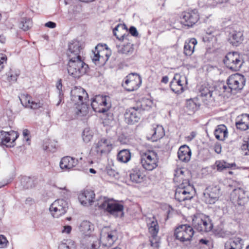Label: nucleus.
I'll return each mask as SVG.
<instances>
[{
	"label": "nucleus",
	"instance_id": "obj_1",
	"mask_svg": "<svg viewBox=\"0 0 249 249\" xmlns=\"http://www.w3.org/2000/svg\"><path fill=\"white\" fill-rule=\"evenodd\" d=\"M246 79L244 76L239 73L231 75L227 80L228 87L225 85L222 86L221 89L224 96H229L230 93L237 92L241 90L245 85Z\"/></svg>",
	"mask_w": 249,
	"mask_h": 249
},
{
	"label": "nucleus",
	"instance_id": "obj_2",
	"mask_svg": "<svg viewBox=\"0 0 249 249\" xmlns=\"http://www.w3.org/2000/svg\"><path fill=\"white\" fill-rule=\"evenodd\" d=\"M104 201L99 207L105 212L115 217H122L124 215V205L118 201L105 197Z\"/></svg>",
	"mask_w": 249,
	"mask_h": 249
},
{
	"label": "nucleus",
	"instance_id": "obj_3",
	"mask_svg": "<svg viewBox=\"0 0 249 249\" xmlns=\"http://www.w3.org/2000/svg\"><path fill=\"white\" fill-rule=\"evenodd\" d=\"M192 226L197 231L208 232L213 229V225L210 216L202 213H196L192 217Z\"/></svg>",
	"mask_w": 249,
	"mask_h": 249
},
{
	"label": "nucleus",
	"instance_id": "obj_4",
	"mask_svg": "<svg viewBox=\"0 0 249 249\" xmlns=\"http://www.w3.org/2000/svg\"><path fill=\"white\" fill-rule=\"evenodd\" d=\"M88 69V65L82 58L69 60L67 65L68 72L70 75L75 79L85 74Z\"/></svg>",
	"mask_w": 249,
	"mask_h": 249
},
{
	"label": "nucleus",
	"instance_id": "obj_5",
	"mask_svg": "<svg viewBox=\"0 0 249 249\" xmlns=\"http://www.w3.org/2000/svg\"><path fill=\"white\" fill-rule=\"evenodd\" d=\"M226 67L232 71H239L241 68L244 61L242 56L237 52L228 53L224 60Z\"/></svg>",
	"mask_w": 249,
	"mask_h": 249
},
{
	"label": "nucleus",
	"instance_id": "obj_6",
	"mask_svg": "<svg viewBox=\"0 0 249 249\" xmlns=\"http://www.w3.org/2000/svg\"><path fill=\"white\" fill-rule=\"evenodd\" d=\"M141 162L145 170L152 171L158 166L157 154L153 151L144 153L141 155Z\"/></svg>",
	"mask_w": 249,
	"mask_h": 249
},
{
	"label": "nucleus",
	"instance_id": "obj_7",
	"mask_svg": "<svg viewBox=\"0 0 249 249\" xmlns=\"http://www.w3.org/2000/svg\"><path fill=\"white\" fill-rule=\"evenodd\" d=\"M107 96L96 95L92 98L91 106L93 110L98 113H105L107 112L111 107V104L107 102Z\"/></svg>",
	"mask_w": 249,
	"mask_h": 249
},
{
	"label": "nucleus",
	"instance_id": "obj_8",
	"mask_svg": "<svg viewBox=\"0 0 249 249\" xmlns=\"http://www.w3.org/2000/svg\"><path fill=\"white\" fill-rule=\"evenodd\" d=\"M105 49H107V45L98 44L95 48V51H93V56L92 61L95 65L99 66L104 65L108 60L110 55L106 53Z\"/></svg>",
	"mask_w": 249,
	"mask_h": 249
},
{
	"label": "nucleus",
	"instance_id": "obj_9",
	"mask_svg": "<svg viewBox=\"0 0 249 249\" xmlns=\"http://www.w3.org/2000/svg\"><path fill=\"white\" fill-rule=\"evenodd\" d=\"M117 239L116 230H110L109 228H103L100 233V240L103 246L110 247Z\"/></svg>",
	"mask_w": 249,
	"mask_h": 249
},
{
	"label": "nucleus",
	"instance_id": "obj_10",
	"mask_svg": "<svg viewBox=\"0 0 249 249\" xmlns=\"http://www.w3.org/2000/svg\"><path fill=\"white\" fill-rule=\"evenodd\" d=\"M200 97L206 104L214 102L217 95V91L208 85H202L200 89Z\"/></svg>",
	"mask_w": 249,
	"mask_h": 249
},
{
	"label": "nucleus",
	"instance_id": "obj_11",
	"mask_svg": "<svg viewBox=\"0 0 249 249\" xmlns=\"http://www.w3.org/2000/svg\"><path fill=\"white\" fill-rule=\"evenodd\" d=\"M142 109L139 107L127 108L124 114V121L128 124H134L138 123L142 116Z\"/></svg>",
	"mask_w": 249,
	"mask_h": 249
},
{
	"label": "nucleus",
	"instance_id": "obj_12",
	"mask_svg": "<svg viewBox=\"0 0 249 249\" xmlns=\"http://www.w3.org/2000/svg\"><path fill=\"white\" fill-rule=\"evenodd\" d=\"M68 208V203L64 199H57L50 207V211L54 217L64 214Z\"/></svg>",
	"mask_w": 249,
	"mask_h": 249
},
{
	"label": "nucleus",
	"instance_id": "obj_13",
	"mask_svg": "<svg viewBox=\"0 0 249 249\" xmlns=\"http://www.w3.org/2000/svg\"><path fill=\"white\" fill-rule=\"evenodd\" d=\"M141 83V77L136 73L129 74L125 78V88L127 91H132L137 89L140 87Z\"/></svg>",
	"mask_w": 249,
	"mask_h": 249
},
{
	"label": "nucleus",
	"instance_id": "obj_14",
	"mask_svg": "<svg viewBox=\"0 0 249 249\" xmlns=\"http://www.w3.org/2000/svg\"><path fill=\"white\" fill-rule=\"evenodd\" d=\"M112 146L110 141L105 138L101 139L93 147V150L98 156L101 157L107 155L112 150Z\"/></svg>",
	"mask_w": 249,
	"mask_h": 249
},
{
	"label": "nucleus",
	"instance_id": "obj_15",
	"mask_svg": "<svg viewBox=\"0 0 249 249\" xmlns=\"http://www.w3.org/2000/svg\"><path fill=\"white\" fill-rule=\"evenodd\" d=\"M18 133L15 131L5 132L0 131V145H5L7 147H13L15 142L18 138Z\"/></svg>",
	"mask_w": 249,
	"mask_h": 249
},
{
	"label": "nucleus",
	"instance_id": "obj_16",
	"mask_svg": "<svg viewBox=\"0 0 249 249\" xmlns=\"http://www.w3.org/2000/svg\"><path fill=\"white\" fill-rule=\"evenodd\" d=\"M203 194L205 202L213 204L218 200L220 196V189L216 186H209L207 188Z\"/></svg>",
	"mask_w": 249,
	"mask_h": 249
},
{
	"label": "nucleus",
	"instance_id": "obj_17",
	"mask_svg": "<svg viewBox=\"0 0 249 249\" xmlns=\"http://www.w3.org/2000/svg\"><path fill=\"white\" fill-rule=\"evenodd\" d=\"M22 106L25 107L32 109H37L42 107L43 102L42 101L32 100V97L28 94H22L19 97Z\"/></svg>",
	"mask_w": 249,
	"mask_h": 249
},
{
	"label": "nucleus",
	"instance_id": "obj_18",
	"mask_svg": "<svg viewBox=\"0 0 249 249\" xmlns=\"http://www.w3.org/2000/svg\"><path fill=\"white\" fill-rule=\"evenodd\" d=\"M231 199L234 203L243 206L247 202L248 196L246 191L242 188L234 189L231 194Z\"/></svg>",
	"mask_w": 249,
	"mask_h": 249
},
{
	"label": "nucleus",
	"instance_id": "obj_19",
	"mask_svg": "<svg viewBox=\"0 0 249 249\" xmlns=\"http://www.w3.org/2000/svg\"><path fill=\"white\" fill-rule=\"evenodd\" d=\"M82 47L80 43L77 40H72L68 45L67 56L69 60L82 58L80 55Z\"/></svg>",
	"mask_w": 249,
	"mask_h": 249
},
{
	"label": "nucleus",
	"instance_id": "obj_20",
	"mask_svg": "<svg viewBox=\"0 0 249 249\" xmlns=\"http://www.w3.org/2000/svg\"><path fill=\"white\" fill-rule=\"evenodd\" d=\"M95 194L91 190H86L79 194L78 199L84 206H88L92 204L95 199Z\"/></svg>",
	"mask_w": 249,
	"mask_h": 249
},
{
	"label": "nucleus",
	"instance_id": "obj_21",
	"mask_svg": "<svg viewBox=\"0 0 249 249\" xmlns=\"http://www.w3.org/2000/svg\"><path fill=\"white\" fill-rule=\"evenodd\" d=\"M88 94L86 92V95H79L77 97V102H73L75 105H77L79 107L80 105L82 106V107L77 108V113L78 114H81V115L84 116L86 114L88 110V107L87 105V101L88 100Z\"/></svg>",
	"mask_w": 249,
	"mask_h": 249
},
{
	"label": "nucleus",
	"instance_id": "obj_22",
	"mask_svg": "<svg viewBox=\"0 0 249 249\" xmlns=\"http://www.w3.org/2000/svg\"><path fill=\"white\" fill-rule=\"evenodd\" d=\"M78 163L77 159L70 156H66L62 158L59 166L61 169L69 171L75 167Z\"/></svg>",
	"mask_w": 249,
	"mask_h": 249
},
{
	"label": "nucleus",
	"instance_id": "obj_23",
	"mask_svg": "<svg viewBox=\"0 0 249 249\" xmlns=\"http://www.w3.org/2000/svg\"><path fill=\"white\" fill-rule=\"evenodd\" d=\"M235 125L237 129L245 131L249 128V115L245 114L238 116Z\"/></svg>",
	"mask_w": 249,
	"mask_h": 249
},
{
	"label": "nucleus",
	"instance_id": "obj_24",
	"mask_svg": "<svg viewBox=\"0 0 249 249\" xmlns=\"http://www.w3.org/2000/svg\"><path fill=\"white\" fill-rule=\"evenodd\" d=\"M130 180L135 183H139L143 181V175L141 167L135 166L130 171Z\"/></svg>",
	"mask_w": 249,
	"mask_h": 249
},
{
	"label": "nucleus",
	"instance_id": "obj_25",
	"mask_svg": "<svg viewBox=\"0 0 249 249\" xmlns=\"http://www.w3.org/2000/svg\"><path fill=\"white\" fill-rule=\"evenodd\" d=\"M149 135L150 136V139L153 141H156L162 138L164 136V129L161 125H153L149 133Z\"/></svg>",
	"mask_w": 249,
	"mask_h": 249
},
{
	"label": "nucleus",
	"instance_id": "obj_26",
	"mask_svg": "<svg viewBox=\"0 0 249 249\" xmlns=\"http://www.w3.org/2000/svg\"><path fill=\"white\" fill-rule=\"evenodd\" d=\"M187 234V224H181L177 227L174 231V236L176 239L180 242H184L187 240L185 236Z\"/></svg>",
	"mask_w": 249,
	"mask_h": 249
},
{
	"label": "nucleus",
	"instance_id": "obj_27",
	"mask_svg": "<svg viewBox=\"0 0 249 249\" xmlns=\"http://www.w3.org/2000/svg\"><path fill=\"white\" fill-rule=\"evenodd\" d=\"M243 240L240 237L230 239L225 244V249H242Z\"/></svg>",
	"mask_w": 249,
	"mask_h": 249
},
{
	"label": "nucleus",
	"instance_id": "obj_28",
	"mask_svg": "<svg viewBox=\"0 0 249 249\" xmlns=\"http://www.w3.org/2000/svg\"><path fill=\"white\" fill-rule=\"evenodd\" d=\"M230 43L233 46H237L243 40V34L242 32L233 31L229 38Z\"/></svg>",
	"mask_w": 249,
	"mask_h": 249
},
{
	"label": "nucleus",
	"instance_id": "obj_29",
	"mask_svg": "<svg viewBox=\"0 0 249 249\" xmlns=\"http://www.w3.org/2000/svg\"><path fill=\"white\" fill-rule=\"evenodd\" d=\"M214 135L217 140L223 141L228 137V131L224 124L219 125L214 131Z\"/></svg>",
	"mask_w": 249,
	"mask_h": 249
},
{
	"label": "nucleus",
	"instance_id": "obj_30",
	"mask_svg": "<svg viewBox=\"0 0 249 249\" xmlns=\"http://www.w3.org/2000/svg\"><path fill=\"white\" fill-rule=\"evenodd\" d=\"M200 105L198 97L188 100V114H194L198 109Z\"/></svg>",
	"mask_w": 249,
	"mask_h": 249
},
{
	"label": "nucleus",
	"instance_id": "obj_31",
	"mask_svg": "<svg viewBox=\"0 0 249 249\" xmlns=\"http://www.w3.org/2000/svg\"><path fill=\"white\" fill-rule=\"evenodd\" d=\"M149 221L150 222L149 224V231L153 238L156 237L159 231V226L157 220L155 217H153L152 218H150Z\"/></svg>",
	"mask_w": 249,
	"mask_h": 249
},
{
	"label": "nucleus",
	"instance_id": "obj_32",
	"mask_svg": "<svg viewBox=\"0 0 249 249\" xmlns=\"http://www.w3.org/2000/svg\"><path fill=\"white\" fill-rule=\"evenodd\" d=\"M199 18L198 12L194 9L188 12V27H192L198 20Z\"/></svg>",
	"mask_w": 249,
	"mask_h": 249
},
{
	"label": "nucleus",
	"instance_id": "obj_33",
	"mask_svg": "<svg viewBox=\"0 0 249 249\" xmlns=\"http://www.w3.org/2000/svg\"><path fill=\"white\" fill-rule=\"evenodd\" d=\"M79 230L86 235H89L94 230V225L89 221L84 220L79 226Z\"/></svg>",
	"mask_w": 249,
	"mask_h": 249
},
{
	"label": "nucleus",
	"instance_id": "obj_34",
	"mask_svg": "<svg viewBox=\"0 0 249 249\" xmlns=\"http://www.w3.org/2000/svg\"><path fill=\"white\" fill-rule=\"evenodd\" d=\"M117 160L122 163H127L131 159V153L128 149L121 150L117 155Z\"/></svg>",
	"mask_w": 249,
	"mask_h": 249
},
{
	"label": "nucleus",
	"instance_id": "obj_35",
	"mask_svg": "<svg viewBox=\"0 0 249 249\" xmlns=\"http://www.w3.org/2000/svg\"><path fill=\"white\" fill-rule=\"evenodd\" d=\"M134 52L133 44L130 43H127L126 44L118 47V52L119 53L124 54L125 55H130Z\"/></svg>",
	"mask_w": 249,
	"mask_h": 249
},
{
	"label": "nucleus",
	"instance_id": "obj_36",
	"mask_svg": "<svg viewBox=\"0 0 249 249\" xmlns=\"http://www.w3.org/2000/svg\"><path fill=\"white\" fill-rule=\"evenodd\" d=\"M185 186L181 185V187L177 189L175 192V198L179 202L187 200V196H184L187 194V191L185 189Z\"/></svg>",
	"mask_w": 249,
	"mask_h": 249
},
{
	"label": "nucleus",
	"instance_id": "obj_37",
	"mask_svg": "<svg viewBox=\"0 0 249 249\" xmlns=\"http://www.w3.org/2000/svg\"><path fill=\"white\" fill-rule=\"evenodd\" d=\"M215 165L216 166L217 170L219 172L235 166V164L234 163H229L223 160L216 161Z\"/></svg>",
	"mask_w": 249,
	"mask_h": 249
},
{
	"label": "nucleus",
	"instance_id": "obj_38",
	"mask_svg": "<svg viewBox=\"0 0 249 249\" xmlns=\"http://www.w3.org/2000/svg\"><path fill=\"white\" fill-rule=\"evenodd\" d=\"M86 95V91L81 87H74L71 90V100L73 102H77V97L79 95Z\"/></svg>",
	"mask_w": 249,
	"mask_h": 249
},
{
	"label": "nucleus",
	"instance_id": "obj_39",
	"mask_svg": "<svg viewBox=\"0 0 249 249\" xmlns=\"http://www.w3.org/2000/svg\"><path fill=\"white\" fill-rule=\"evenodd\" d=\"M58 249H76V246L71 239H64L59 244Z\"/></svg>",
	"mask_w": 249,
	"mask_h": 249
},
{
	"label": "nucleus",
	"instance_id": "obj_40",
	"mask_svg": "<svg viewBox=\"0 0 249 249\" xmlns=\"http://www.w3.org/2000/svg\"><path fill=\"white\" fill-rule=\"evenodd\" d=\"M21 185L24 189H28L33 187V181L29 177H23L20 180Z\"/></svg>",
	"mask_w": 249,
	"mask_h": 249
},
{
	"label": "nucleus",
	"instance_id": "obj_41",
	"mask_svg": "<svg viewBox=\"0 0 249 249\" xmlns=\"http://www.w3.org/2000/svg\"><path fill=\"white\" fill-rule=\"evenodd\" d=\"M32 26V21L29 18H22L20 23L19 27L23 31L28 30Z\"/></svg>",
	"mask_w": 249,
	"mask_h": 249
},
{
	"label": "nucleus",
	"instance_id": "obj_42",
	"mask_svg": "<svg viewBox=\"0 0 249 249\" xmlns=\"http://www.w3.org/2000/svg\"><path fill=\"white\" fill-rule=\"evenodd\" d=\"M187 147V144L181 145L178 149V159L182 161L186 162L187 160V151L183 150Z\"/></svg>",
	"mask_w": 249,
	"mask_h": 249
},
{
	"label": "nucleus",
	"instance_id": "obj_43",
	"mask_svg": "<svg viewBox=\"0 0 249 249\" xmlns=\"http://www.w3.org/2000/svg\"><path fill=\"white\" fill-rule=\"evenodd\" d=\"M93 134L92 131L89 128H85L82 133V138L86 143L89 142L92 139Z\"/></svg>",
	"mask_w": 249,
	"mask_h": 249
},
{
	"label": "nucleus",
	"instance_id": "obj_44",
	"mask_svg": "<svg viewBox=\"0 0 249 249\" xmlns=\"http://www.w3.org/2000/svg\"><path fill=\"white\" fill-rule=\"evenodd\" d=\"M122 28V29L123 30H124L126 28V25L125 24H119L117 26H116L115 28L113 30V33L114 36H115L116 37V38L118 39H119V40H124V39L125 37V34H124V35H121L120 36L118 35L117 34V32H116L118 31V28ZM128 36V35H127L126 36V37H127Z\"/></svg>",
	"mask_w": 249,
	"mask_h": 249
},
{
	"label": "nucleus",
	"instance_id": "obj_45",
	"mask_svg": "<svg viewBox=\"0 0 249 249\" xmlns=\"http://www.w3.org/2000/svg\"><path fill=\"white\" fill-rule=\"evenodd\" d=\"M197 40L195 38H191L188 44V54H192L195 50V46L197 44Z\"/></svg>",
	"mask_w": 249,
	"mask_h": 249
},
{
	"label": "nucleus",
	"instance_id": "obj_46",
	"mask_svg": "<svg viewBox=\"0 0 249 249\" xmlns=\"http://www.w3.org/2000/svg\"><path fill=\"white\" fill-rule=\"evenodd\" d=\"M175 83H177V85L179 87H180V90H178V89H176L174 88V86H175V84L174 83V82L173 81H172V82H171L170 83V88L171 89V90L174 92L175 93H178V94H179V93H180L181 92H182V91H183V88L182 86V85L181 84V81L180 80H178V81H177Z\"/></svg>",
	"mask_w": 249,
	"mask_h": 249
},
{
	"label": "nucleus",
	"instance_id": "obj_47",
	"mask_svg": "<svg viewBox=\"0 0 249 249\" xmlns=\"http://www.w3.org/2000/svg\"><path fill=\"white\" fill-rule=\"evenodd\" d=\"M43 147L44 150L54 152L56 148V144L54 142H49V143L45 142Z\"/></svg>",
	"mask_w": 249,
	"mask_h": 249
},
{
	"label": "nucleus",
	"instance_id": "obj_48",
	"mask_svg": "<svg viewBox=\"0 0 249 249\" xmlns=\"http://www.w3.org/2000/svg\"><path fill=\"white\" fill-rule=\"evenodd\" d=\"M196 195V190L193 185L188 184V199H191Z\"/></svg>",
	"mask_w": 249,
	"mask_h": 249
},
{
	"label": "nucleus",
	"instance_id": "obj_49",
	"mask_svg": "<svg viewBox=\"0 0 249 249\" xmlns=\"http://www.w3.org/2000/svg\"><path fill=\"white\" fill-rule=\"evenodd\" d=\"M189 231V237H188V241H193L194 243H196L197 238L196 236H194L195 234V231L193 230V228L190 227V226H188V231Z\"/></svg>",
	"mask_w": 249,
	"mask_h": 249
},
{
	"label": "nucleus",
	"instance_id": "obj_50",
	"mask_svg": "<svg viewBox=\"0 0 249 249\" xmlns=\"http://www.w3.org/2000/svg\"><path fill=\"white\" fill-rule=\"evenodd\" d=\"M7 61L6 56L2 53L0 54V72L3 69L4 64H6Z\"/></svg>",
	"mask_w": 249,
	"mask_h": 249
},
{
	"label": "nucleus",
	"instance_id": "obj_51",
	"mask_svg": "<svg viewBox=\"0 0 249 249\" xmlns=\"http://www.w3.org/2000/svg\"><path fill=\"white\" fill-rule=\"evenodd\" d=\"M8 243L6 238L3 235H0V248L6 247Z\"/></svg>",
	"mask_w": 249,
	"mask_h": 249
},
{
	"label": "nucleus",
	"instance_id": "obj_52",
	"mask_svg": "<svg viewBox=\"0 0 249 249\" xmlns=\"http://www.w3.org/2000/svg\"><path fill=\"white\" fill-rule=\"evenodd\" d=\"M62 79H59L56 84V87L58 91V94L60 95V96H63V93L62 90Z\"/></svg>",
	"mask_w": 249,
	"mask_h": 249
},
{
	"label": "nucleus",
	"instance_id": "obj_53",
	"mask_svg": "<svg viewBox=\"0 0 249 249\" xmlns=\"http://www.w3.org/2000/svg\"><path fill=\"white\" fill-rule=\"evenodd\" d=\"M107 174L111 177H115L117 173L110 167H107L106 168Z\"/></svg>",
	"mask_w": 249,
	"mask_h": 249
},
{
	"label": "nucleus",
	"instance_id": "obj_54",
	"mask_svg": "<svg viewBox=\"0 0 249 249\" xmlns=\"http://www.w3.org/2000/svg\"><path fill=\"white\" fill-rule=\"evenodd\" d=\"M249 144L248 142H245V143L242 145V149L245 151V154L246 155H249Z\"/></svg>",
	"mask_w": 249,
	"mask_h": 249
},
{
	"label": "nucleus",
	"instance_id": "obj_55",
	"mask_svg": "<svg viewBox=\"0 0 249 249\" xmlns=\"http://www.w3.org/2000/svg\"><path fill=\"white\" fill-rule=\"evenodd\" d=\"M129 32V33L133 36H138V33L137 29L134 26L130 27Z\"/></svg>",
	"mask_w": 249,
	"mask_h": 249
},
{
	"label": "nucleus",
	"instance_id": "obj_56",
	"mask_svg": "<svg viewBox=\"0 0 249 249\" xmlns=\"http://www.w3.org/2000/svg\"><path fill=\"white\" fill-rule=\"evenodd\" d=\"M22 134L24 138L27 142L29 141L30 138L29 136L30 135V131L27 129H24L22 131Z\"/></svg>",
	"mask_w": 249,
	"mask_h": 249
},
{
	"label": "nucleus",
	"instance_id": "obj_57",
	"mask_svg": "<svg viewBox=\"0 0 249 249\" xmlns=\"http://www.w3.org/2000/svg\"><path fill=\"white\" fill-rule=\"evenodd\" d=\"M7 117L3 116L2 118H1L0 121H6L7 119V123L5 125L3 126V127H7V126H10L11 124H12V118H6Z\"/></svg>",
	"mask_w": 249,
	"mask_h": 249
},
{
	"label": "nucleus",
	"instance_id": "obj_58",
	"mask_svg": "<svg viewBox=\"0 0 249 249\" xmlns=\"http://www.w3.org/2000/svg\"><path fill=\"white\" fill-rule=\"evenodd\" d=\"M71 227L69 225H66L63 227V229L62 231V233L69 234L71 232Z\"/></svg>",
	"mask_w": 249,
	"mask_h": 249
},
{
	"label": "nucleus",
	"instance_id": "obj_59",
	"mask_svg": "<svg viewBox=\"0 0 249 249\" xmlns=\"http://www.w3.org/2000/svg\"><path fill=\"white\" fill-rule=\"evenodd\" d=\"M154 240H155V237L153 238L152 236V238L150 239V245L152 247L157 248L159 246V242L157 241H154Z\"/></svg>",
	"mask_w": 249,
	"mask_h": 249
},
{
	"label": "nucleus",
	"instance_id": "obj_60",
	"mask_svg": "<svg viewBox=\"0 0 249 249\" xmlns=\"http://www.w3.org/2000/svg\"><path fill=\"white\" fill-rule=\"evenodd\" d=\"M45 26L46 27H48V28L53 29V28H54L56 27V24L54 22L49 21V22H48L45 23Z\"/></svg>",
	"mask_w": 249,
	"mask_h": 249
},
{
	"label": "nucleus",
	"instance_id": "obj_61",
	"mask_svg": "<svg viewBox=\"0 0 249 249\" xmlns=\"http://www.w3.org/2000/svg\"><path fill=\"white\" fill-rule=\"evenodd\" d=\"M184 172L180 168L179 169H177L175 171V173L174 174L175 177H179L180 175H183Z\"/></svg>",
	"mask_w": 249,
	"mask_h": 249
},
{
	"label": "nucleus",
	"instance_id": "obj_62",
	"mask_svg": "<svg viewBox=\"0 0 249 249\" xmlns=\"http://www.w3.org/2000/svg\"><path fill=\"white\" fill-rule=\"evenodd\" d=\"M196 135V131H192L190 133V135L188 136V141H191L193 140Z\"/></svg>",
	"mask_w": 249,
	"mask_h": 249
},
{
	"label": "nucleus",
	"instance_id": "obj_63",
	"mask_svg": "<svg viewBox=\"0 0 249 249\" xmlns=\"http://www.w3.org/2000/svg\"><path fill=\"white\" fill-rule=\"evenodd\" d=\"M214 151L217 154H220L221 152V147L219 145H215L214 147Z\"/></svg>",
	"mask_w": 249,
	"mask_h": 249
},
{
	"label": "nucleus",
	"instance_id": "obj_64",
	"mask_svg": "<svg viewBox=\"0 0 249 249\" xmlns=\"http://www.w3.org/2000/svg\"><path fill=\"white\" fill-rule=\"evenodd\" d=\"M99 247L97 242H93L92 244L91 245V247L90 249H97Z\"/></svg>",
	"mask_w": 249,
	"mask_h": 249
}]
</instances>
